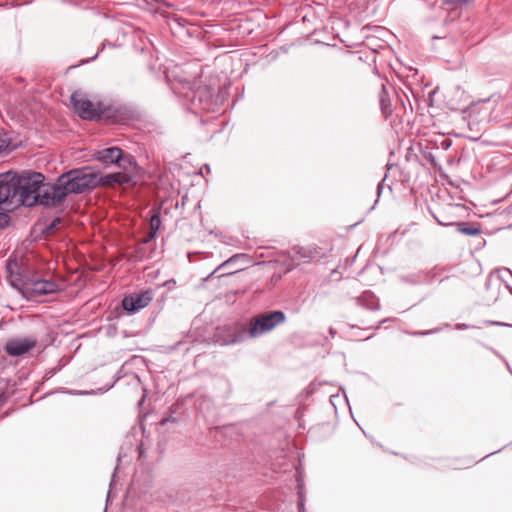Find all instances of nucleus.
Returning a JSON list of instances; mask_svg holds the SVG:
<instances>
[{"instance_id":"obj_3","label":"nucleus","mask_w":512,"mask_h":512,"mask_svg":"<svg viewBox=\"0 0 512 512\" xmlns=\"http://www.w3.org/2000/svg\"><path fill=\"white\" fill-rule=\"evenodd\" d=\"M9 282L28 301H38L40 297L59 291V285L51 280L40 279L21 272H14L9 266Z\"/></svg>"},{"instance_id":"obj_10","label":"nucleus","mask_w":512,"mask_h":512,"mask_svg":"<svg viewBox=\"0 0 512 512\" xmlns=\"http://www.w3.org/2000/svg\"><path fill=\"white\" fill-rule=\"evenodd\" d=\"M122 152V149L118 147H109L97 151L94 157L105 166L117 165L118 161L121 160Z\"/></svg>"},{"instance_id":"obj_20","label":"nucleus","mask_w":512,"mask_h":512,"mask_svg":"<svg viewBox=\"0 0 512 512\" xmlns=\"http://www.w3.org/2000/svg\"><path fill=\"white\" fill-rule=\"evenodd\" d=\"M9 222V216L6 213H0V228H4Z\"/></svg>"},{"instance_id":"obj_29","label":"nucleus","mask_w":512,"mask_h":512,"mask_svg":"<svg viewBox=\"0 0 512 512\" xmlns=\"http://www.w3.org/2000/svg\"><path fill=\"white\" fill-rule=\"evenodd\" d=\"M329 333H330V335H331L332 337H334V335H335V333H336V332H335V330H334L333 328H330V329H329Z\"/></svg>"},{"instance_id":"obj_30","label":"nucleus","mask_w":512,"mask_h":512,"mask_svg":"<svg viewBox=\"0 0 512 512\" xmlns=\"http://www.w3.org/2000/svg\"><path fill=\"white\" fill-rule=\"evenodd\" d=\"M501 278L507 277V274H500Z\"/></svg>"},{"instance_id":"obj_5","label":"nucleus","mask_w":512,"mask_h":512,"mask_svg":"<svg viewBox=\"0 0 512 512\" xmlns=\"http://www.w3.org/2000/svg\"><path fill=\"white\" fill-rule=\"evenodd\" d=\"M18 187L16 185V173L7 172L0 174V204L7 209L20 204Z\"/></svg>"},{"instance_id":"obj_28","label":"nucleus","mask_w":512,"mask_h":512,"mask_svg":"<svg viewBox=\"0 0 512 512\" xmlns=\"http://www.w3.org/2000/svg\"><path fill=\"white\" fill-rule=\"evenodd\" d=\"M381 191H382V184L379 183L378 186H377V193H378V196L381 194Z\"/></svg>"},{"instance_id":"obj_13","label":"nucleus","mask_w":512,"mask_h":512,"mask_svg":"<svg viewBox=\"0 0 512 512\" xmlns=\"http://www.w3.org/2000/svg\"><path fill=\"white\" fill-rule=\"evenodd\" d=\"M116 166L122 170L120 173H127L128 175H131L132 178L134 177V173L137 169V164L133 156L124 154L123 152L121 160L118 161Z\"/></svg>"},{"instance_id":"obj_27","label":"nucleus","mask_w":512,"mask_h":512,"mask_svg":"<svg viewBox=\"0 0 512 512\" xmlns=\"http://www.w3.org/2000/svg\"><path fill=\"white\" fill-rule=\"evenodd\" d=\"M433 332H435V330H432V331H423V332H418V333H416V334H417V335H428V334L433 333Z\"/></svg>"},{"instance_id":"obj_17","label":"nucleus","mask_w":512,"mask_h":512,"mask_svg":"<svg viewBox=\"0 0 512 512\" xmlns=\"http://www.w3.org/2000/svg\"><path fill=\"white\" fill-rule=\"evenodd\" d=\"M298 512H306L302 481L298 479Z\"/></svg>"},{"instance_id":"obj_2","label":"nucleus","mask_w":512,"mask_h":512,"mask_svg":"<svg viewBox=\"0 0 512 512\" xmlns=\"http://www.w3.org/2000/svg\"><path fill=\"white\" fill-rule=\"evenodd\" d=\"M95 171L91 167L72 169L60 175L55 183L48 185L43 196L47 207L62 203L69 194H79L97 187Z\"/></svg>"},{"instance_id":"obj_7","label":"nucleus","mask_w":512,"mask_h":512,"mask_svg":"<svg viewBox=\"0 0 512 512\" xmlns=\"http://www.w3.org/2000/svg\"><path fill=\"white\" fill-rule=\"evenodd\" d=\"M153 300V293L151 290H146L141 293L131 294L125 296L122 300L123 309L135 313L140 309L147 307Z\"/></svg>"},{"instance_id":"obj_16","label":"nucleus","mask_w":512,"mask_h":512,"mask_svg":"<svg viewBox=\"0 0 512 512\" xmlns=\"http://www.w3.org/2000/svg\"><path fill=\"white\" fill-rule=\"evenodd\" d=\"M161 225V220L157 214H154L150 219V238H154L156 236L157 231L159 230Z\"/></svg>"},{"instance_id":"obj_12","label":"nucleus","mask_w":512,"mask_h":512,"mask_svg":"<svg viewBox=\"0 0 512 512\" xmlns=\"http://www.w3.org/2000/svg\"><path fill=\"white\" fill-rule=\"evenodd\" d=\"M356 303L359 306L369 310H378L380 308L378 299L370 291H365L359 297H357Z\"/></svg>"},{"instance_id":"obj_26","label":"nucleus","mask_w":512,"mask_h":512,"mask_svg":"<svg viewBox=\"0 0 512 512\" xmlns=\"http://www.w3.org/2000/svg\"><path fill=\"white\" fill-rule=\"evenodd\" d=\"M456 328L459 329V330H462V329H467L469 328L468 325L464 324V323H461V324H457L456 325Z\"/></svg>"},{"instance_id":"obj_23","label":"nucleus","mask_w":512,"mask_h":512,"mask_svg":"<svg viewBox=\"0 0 512 512\" xmlns=\"http://www.w3.org/2000/svg\"><path fill=\"white\" fill-rule=\"evenodd\" d=\"M486 323L489 325H498V326H506L507 325L506 323L498 322V321H487Z\"/></svg>"},{"instance_id":"obj_1","label":"nucleus","mask_w":512,"mask_h":512,"mask_svg":"<svg viewBox=\"0 0 512 512\" xmlns=\"http://www.w3.org/2000/svg\"><path fill=\"white\" fill-rule=\"evenodd\" d=\"M286 321V315L280 310L268 311L252 317L247 327L226 326L218 328L216 341L221 345L241 343L247 339H256L270 333Z\"/></svg>"},{"instance_id":"obj_25","label":"nucleus","mask_w":512,"mask_h":512,"mask_svg":"<svg viewBox=\"0 0 512 512\" xmlns=\"http://www.w3.org/2000/svg\"><path fill=\"white\" fill-rule=\"evenodd\" d=\"M153 238H150V232L147 234L146 237H144V239L142 240V244H147L148 242H150Z\"/></svg>"},{"instance_id":"obj_15","label":"nucleus","mask_w":512,"mask_h":512,"mask_svg":"<svg viewBox=\"0 0 512 512\" xmlns=\"http://www.w3.org/2000/svg\"><path fill=\"white\" fill-rule=\"evenodd\" d=\"M453 225L457 227L458 232L468 236H475L481 233L480 228L477 226L467 225L466 223L463 222H457L454 223Z\"/></svg>"},{"instance_id":"obj_11","label":"nucleus","mask_w":512,"mask_h":512,"mask_svg":"<svg viewBox=\"0 0 512 512\" xmlns=\"http://www.w3.org/2000/svg\"><path fill=\"white\" fill-rule=\"evenodd\" d=\"M288 255L295 264H299L317 257L318 251L313 247L294 246L288 251Z\"/></svg>"},{"instance_id":"obj_19","label":"nucleus","mask_w":512,"mask_h":512,"mask_svg":"<svg viewBox=\"0 0 512 512\" xmlns=\"http://www.w3.org/2000/svg\"><path fill=\"white\" fill-rule=\"evenodd\" d=\"M10 145V141L6 134H0V155L7 152Z\"/></svg>"},{"instance_id":"obj_14","label":"nucleus","mask_w":512,"mask_h":512,"mask_svg":"<svg viewBox=\"0 0 512 512\" xmlns=\"http://www.w3.org/2000/svg\"><path fill=\"white\" fill-rule=\"evenodd\" d=\"M379 102L382 114L385 118H388L392 114L391 102L389 98V92L386 85L382 84L381 91L379 93Z\"/></svg>"},{"instance_id":"obj_18","label":"nucleus","mask_w":512,"mask_h":512,"mask_svg":"<svg viewBox=\"0 0 512 512\" xmlns=\"http://www.w3.org/2000/svg\"><path fill=\"white\" fill-rule=\"evenodd\" d=\"M246 255L245 254H236V255H233L232 257H230L229 259H227L226 261H224L222 264H220L212 273L214 274L215 272H217L218 270H220L221 268L225 267V266H228L232 263H234L235 261H237L238 259L240 258H243L245 257Z\"/></svg>"},{"instance_id":"obj_6","label":"nucleus","mask_w":512,"mask_h":512,"mask_svg":"<svg viewBox=\"0 0 512 512\" xmlns=\"http://www.w3.org/2000/svg\"><path fill=\"white\" fill-rule=\"evenodd\" d=\"M71 103L76 113L84 120H96L103 114L101 106L90 101L81 92H74L71 95Z\"/></svg>"},{"instance_id":"obj_21","label":"nucleus","mask_w":512,"mask_h":512,"mask_svg":"<svg viewBox=\"0 0 512 512\" xmlns=\"http://www.w3.org/2000/svg\"><path fill=\"white\" fill-rule=\"evenodd\" d=\"M434 218L435 220L437 221L438 224L442 225V226H451L454 224V222H446V221H443V219H439L437 216L434 215Z\"/></svg>"},{"instance_id":"obj_24","label":"nucleus","mask_w":512,"mask_h":512,"mask_svg":"<svg viewBox=\"0 0 512 512\" xmlns=\"http://www.w3.org/2000/svg\"><path fill=\"white\" fill-rule=\"evenodd\" d=\"M203 171H206V173H209L210 166L208 164H205L203 167L200 168V174H203Z\"/></svg>"},{"instance_id":"obj_8","label":"nucleus","mask_w":512,"mask_h":512,"mask_svg":"<svg viewBox=\"0 0 512 512\" xmlns=\"http://www.w3.org/2000/svg\"><path fill=\"white\" fill-rule=\"evenodd\" d=\"M37 340L34 337H16L8 340L5 344V351L10 356H22L36 346Z\"/></svg>"},{"instance_id":"obj_9","label":"nucleus","mask_w":512,"mask_h":512,"mask_svg":"<svg viewBox=\"0 0 512 512\" xmlns=\"http://www.w3.org/2000/svg\"><path fill=\"white\" fill-rule=\"evenodd\" d=\"M95 176L97 178V187L98 186H111L113 184H128L132 181V176L127 173H111L102 175L98 172H95Z\"/></svg>"},{"instance_id":"obj_22","label":"nucleus","mask_w":512,"mask_h":512,"mask_svg":"<svg viewBox=\"0 0 512 512\" xmlns=\"http://www.w3.org/2000/svg\"><path fill=\"white\" fill-rule=\"evenodd\" d=\"M498 272L499 274H507L508 276L512 277V271L508 268L500 269Z\"/></svg>"},{"instance_id":"obj_4","label":"nucleus","mask_w":512,"mask_h":512,"mask_svg":"<svg viewBox=\"0 0 512 512\" xmlns=\"http://www.w3.org/2000/svg\"><path fill=\"white\" fill-rule=\"evenodd\" d=\"M44 176L38 172L23 171L16 174L19 201L21 205L31 207L36 203L47 206L43 196L47 192L49 184H44Z\"/></svg>"}]
</instances>
